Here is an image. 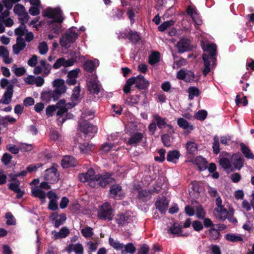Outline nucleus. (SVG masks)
<instances>
[{
  "mask_svg": "<svg viewBox=\"0 0 254 254\" xmlns=\"http://www.w3.org/2000/svg\"><path fill=\"white\" fill-rule=\"evenodd\" d=\"M111 175L108 173L105 175L100 174L96 175V187L100 186L103 188L105 187L107 185L113 183L115 182V179L111 177Z\"/></svg>",
  "mask_w": 254,
  "mask_h": 254,
  "instance_id": "obj_8",
  "label": "nucleus"
},
{
  "mask_svg": "<svg viewBox=\"0 0 254 254\" xmlns=\"http://www.w3.org/2000/svg\"><path fill=\"white\" fill-rule=\"evenodd\" d=\"M136 77H131V78H128L125 84L123 91L126 94H127L130 92V86L134 84H136Z\"/></svg>",
  "mask_w": 254,
  "mask_h": 254,
  "instance_id": "obj_33",
  "label": "nucleus"
},
{
  "mask_svg": "<svg viewBox=\"0 0 254 254\" xmlns=\"http://www.w3.org/2000/svg\"><path fill=\"white\" fill-rule=\"evenodd\" d=\"M12 158V157L10 154L5 153L3 154L2 156L1 162L5 165H7L10 163Z\"/></svg>",
  "mask_w": 254,
  "mask_h": 254,
  "instance_id": "obj_62",
  "label": "nucleus"
},
{
  "mask_svg": "<svg viewBox=\"0 0 254 254\" xmlns=\"http://www.w3.org/2000/svg\"><path fill=\"white\" fill-rule=\"evenodd\" d=\"M66 215L64 213L60 215V218L59 219H57L55 221V227L56 228H58L62 225L66 220Z\"/></svg>",
  "mask_w": 254,
  "mask_h": 254,
  "instance_id": "obj_61",
  "label": "nucleus"
},
{
  "mask_svg": "<svg viewBox=\"0 0 254 254\" xmlns=\"http://www.w3.org/2000/svg\"><path fill=\"white\" fill-rule=\"evenodd\" d=\"M20 25L15 29L14 33L16 35L22 37V36L24 35V34L27 32V30L25 25L26 22L20 21Z\"/></svg>",
  "mask_w": 254,
  "mask_h": 254,
  "instance_id": "obj_41",
  "label": "nucleus"
},
{
  "mask_svg": "<svg viewBox=\"0 0 254 254\" xmlns=\"http://www.w3.org/2000/svg\"><path fill=\"white\" fill-rule=\"evenodd\" d=\"M13 86L10 84L9 85L2 97V103L4 104H8L11 101V98L13 94Z\"/></svg>",
  "mask_w": 254,
  "mask_h": 254,
  "instance_id": "obj_15",
  "label": "nucleus"
},
{
  "mask_svg": "<svg viewBox=\"0 0 254 254\" xmlns=\"http://www.w3.org/2000/svg\"><path fill=\"white\" fill-rule=\"evenodd\" d=\"M2 2L6 9L3 12H1V14L4 16H8L9 15V10L12 8L13 4L11 0H2Z\"/></svg>",
  "mask_w": 254,
  "mask_h": 254,
  "instance_id": "obj_40",
  "label": "nucleus"
},
{
  "mask_svg": "<svg viewBox=\"0 0 254 254\" xmlns=\"http://www.w3.org/2000/svg\"><path fill=\"white\" fill-rule=\"evenodd\" d=\"M225 239L231 242H242L243 241V237L241 235H236L233 233H229L225 235Z\"/></svg>",
  "mask_w": 254,
  "mask_h": 254,
  "instance_id": "obj_32",
  "label": "nucleus"
},
{
  "mask_svg": "<svg viewBox=\"0 0 254 254\" xmlns=\"http://www.w3.org/2000/svg\"><path fill=\"white\" fill-rule=\"evenodd\" d=\"M13 11L16 14L23 16L19 18L20 21L27 22L30 18L28 13L26 12L24 6L21 4H16L14 7Z\"/></svg>",
  "mask_w": 254,
  "mask_h": 254,
  "instance_id": "obj_10",
  "label": "nucleus"
},
{
  "mask_svg": "<svg viewBox=\"0 0 254 254\" xmlns=\"http://www.w3.org/2000/svg\"><path fill=\"white\" fill-rule=\"evenodd\" d=\"M215 210L217 212L218 218L221 220H225L228 215V211L224 206L216 207Z\"/></svg>",
  "mask_w": 254,
  "mask_h": 254,
  "instance_id": "obj_34",
  "label": "nucleus"
},
{
  "mask_svg": "<svg viewBox=\"0 0 254 254\" xmlns=\"http://www.w3.org/2000/svg\"><path fill=\"white\" fill-rule=\"evenodd\" d=\"M97 216L101 220L111 221L114 217V210L109 202H105L99 207Z\"/></svg>",
  "mask_w": 254,
  "mask_h": 254,
  "instance_id": "obj_4",
  "label": "nucleus"
},
{
  "mask_svg": "<svg viewBox=\"0 0 254 254\" xmlns=\"http://www.w3.org/2000/svg\"><path fill=\"white\" fill-rule=\"evenodd\" d=\"M187 13L191 16L195 24L200 25L202 24V20L199 18L198 14L194 8H192L190 6H188L187 9Z\"/></svg>",
  "mask_w": 254,
  "mask_h": 254,
  "instance_id": "obj_17",
  "label": "nucleus"
},
{
  "mask_svg": "<svg viewBox=\"0 0 254 254\" xmlns=\"http://www.w3.org/2000/svg\"><path fill=\"white\" fill-rule=\"evenodd\" d=\"M87 87L91 93L97 94L100 91L99 81L96 78L91 79L87 83Z\"/></svg>",
  "mask_w": 254,
  "mask_h": 254,
  "instance_id": "obj_14",
  "label": "nucleus"
},
{
  "mask_svg": "<svg viewBox=\"0 0 254 254\" xmlns=\"http://www.w3.org/2000/svg\"><path fill=\"white\" fill-rule=\"evenodd\" d=\"M135 252V248L134 247L132 243H128L127 245L125 246L124 249L122 250V254H126L127 253H130L133 254Z\"/></svg>",
  "mask_w": 254,
  "mask_h": 254,
  "instance_id": "obj_48",
  "label": "nucleus"
},
{
  "mask_svg": "<svg viewBox=\"0 0 254 254\" xmlns=\"http://www.w3.org/2000/svg\"><path fill=\"white\" fill-rule=\"evenodd\" d=\"M240 147L243 154L248 159H254V155L251 152L250 149L244 143L240 144Z\"/></svg>",
  "mask_w": 254,
  "mask_h": 254,
  "instance_id": "obj_36",
  "label": "nucleus"
},
{
  "mask_svg": "<svg viewBox=\"0 0 254 254\" xmlns=\"http://www.w3.org/2000/svg\"><path fill=\"white\" fill-rule=\"evenodd\" d=\"M231 159L233 160V163L236 169L240 170L244 166V159L239 154H234Z\"/></svg>",
  "mask_w": 254,
  "mask_h": 254,
  "instance_id": "obj_21",
  "label": "nucleus"
},
{
  "mask_svg": "<svg viewBox=\"0 0 254 254\" xmlns=\"http://www.w3.org/2000/svg\"><path fill=\"white\" fill-rule=\"evenodd\" d=\"M151 196L150 191H148V190L146 189L139 190L137 195V198L143 201L148 200L150 199Z\"/></svg>",
  "mask_w": 254,
  "mask_h": 254,
  "instance_id": "obj_31",
  "label": "nucleus"
},
{
  "mask_svg": "<svg viewBox=\"0 0 254 254\" xmlns=\"http://www.w3.org/2000/svg\"><path fill=\"white\" fill-rule=\"evenodd\" d=\"M76 161L75 158L70 156H65L62 160L61 165L64 168L75 166Z\"/></svg>",
  "mask_w": 254,
  "mask_h": 254,
  "instance_id": "obj_18",
  "label": "nucleus"
},
{
  "mask_svg": "<svg viewBox=\"0 0 254 254\" xmlns=\"http://www.w3.org/2000/svg\"><path fill=\"white\" fill-rule=\"evenodd\" d=\"M175 23V21L173 20H170L167 21H165L162 23L159 27L158 30L160 31L163 32L165 31L169 27L173 25Z\"/></svg>",
  "mask_w": 254,
  "mask_h": 254,
  "instance_id": "obj_54",
  "label": "nucleus"
},
{
  "mask_svg": "<svg viewBox=\"0 0 254 254\" xmlns=\"http://www.w3.org/2000/svg\"><path fill=\"white\" fill-rule=\"evenodd\" d=\"M214 142L213 143L212 148L215 154H217L220 152L219 149V139L218 136L215 135L214 137Z\"/></svg>",
  "mask_w": 254,
  "mask_h": 254,
  "instance_id": "obj_57",
  "label": "nucleus"
},
{
  "mask_svg": "<svg viewBox=\"0 0 254 254\" xmlns=\"http://www.w3.org/2000/svg\"><path fill=\"white\" fill-rule=\"evenodd\" d=\"M219 163L221 167L224 170H228L231 167V161L227 157H220Z\"/></svg>",
  "mask_w": 254,
  "mask_h": 254,
  "instance_id": "obj_39",
  "label": "nucleus"
},
{
  "mask_svg": "<svg viewBox=\"0 0 254 254\" xmlns=\"http://www.w3.org/2000/svg\"><path fill=\"white\" fill-rule=\"evenodd\" d=\"M43 16L54 19L49 21V23L50 28L55 33L59 34L62 31L61 24L64 18L62 16V11L60 8H48L44 10Z\"/></svg>",
  "mask_w": 254,
  "mask_h": 254,
  "instance_id": "obj_2",
  "label": "nucleus"
},
{
  "mask_svg": "<svg viewBox=\"0 0 254 254\" xmlns=\"http://www.w3.org/2000/svg\"><path fill=\"white\" fill-rule=\"evenodd\" d=\"M12 71L17 76H21L26 72V70L23 67H17L16 65L12 66Z\"/></svg>",
  "mask_w": 254,
  "mask_h": 254,
  "instance_id": "obj_55",
  "label": "nucleus"
},
{
  "mask_svg": "<svg viewBox=\"0 0 254 254\" xmlns=\"http://www.w3.org/2000/svg\"><path fill=\"white\" fill-rule=\"evenodd\" d=\"M179 126L185 129H189L192 130L193 127L192 125H190L189 123L184 118H179L177 121Z\"/></svg>",
  "mask_w": 254,
  "mask_h": 254,
  "instance_id": "obj_45",
  "label": "nucleus"
},
{
  "mask_svg": "<svg viewBox=\"0 0 254 254\" xmlns=\"http://www.w3.org/2000/svg\"><path fill=\"white\" fill-rule=\"evenodd\" d=\"M0 56L5 64H9L12 62V59L9 58V52L6 47L0 46Z\"/></svg>",
  "mask_w": 254,
  "mask_h": 254,
  "instance_id": "obj_27",
  "label": "nucleus"
},
{
  "mask_svg": "<svg viewBox=\"0 0 254 254\" xmlns=\"http://www.w3.org/2000/svg\"><path fill=\"white\" fill-rule=\"evenodd\" d=\"M54 235V239L57 240L60 238L66 237L69 234V230L65 227H63L59 232L54 231L52 232Z\"/></svg>",
  "mask_w": 254,
  "mask_h": 254,
  "instance_id": "obj_26",
  "label": "nucleus"
},
{
  "mask_svg": "<svg viewBox=\"0 0 254 254\" xmlns=\"http://www.w3.org/2000/svg\"><path fill=\"white\" fill-rule=\"evenodd\" d=\"M53 85L55 87V90L53 92L56 96H58V99L61 95L66 91V88L64 85V81L62 79H57L53 81Z\"/></svg>",
  "mask_w": 254,
  "mask_h": 254,
  "instance_id": "obj_9",
  "label": "nucleus"
},
{
  "mask_svg": "<svg viewBox=\"0 0 254 254\" xmlns=\"http://www.w3.org/2000/svg\"><path fill=\"white\" fill-rule=\"evenodd\" d=\"M220 236L218 230L215 228H211L209 230V239L210 241H215L217 240Z\"/></svg>",
  "mask_w": 254,
  "mask_h": 254,
  "instance_id": "obj_47",
  "label": "nucleus"
},
{
  "mask_svg": "<svg viewBox=\"0 0 254 254\" xmlns=\"http://www.w3.org/2000/svg\"><path fill=\"white\" fill-rule=\"evenodd\" d=\"M128 39L129 40L133 43H136L140 40L139 35L135 31L133 32L131 30H129Z\"/></svg>",
  "mask_w": 254,
  "mask_h": 254,
  "instance_id": "obj_52",
  "label": "nucleus"
},
{
  "mask_svg": "<svg viewBox=\"0 0 254 254\" xmlns=\"http://www.w3.org/2000/svg\"><path fill=\"white\" fill-rule=\"evenodd\" d=\"M187 152L190 154H195L198 150V145L194 141H188L186 143Z\"/></svg>",
  "mask_w": 254,
  "mask_h": 254,
  "instance_id": "obj_29",
  "label": "nucleus"
},
{
  "mask_svg": "<svg viewBox=\"0 0 254 254\" xmlns=\"http://www.w3.org/2000/svg\"><path fill=\"white\" fill-rule=\"evenodd\" d=\"M174 62L173 65V68H178L187 64V60L182 57H174Z\"/></svg>",
  "mask_w": 254,
  "mask_h": 254,
  "instance_id": "obj_43",
  "label": "nucleus"
},
{
  "mask_svg": "<svg viewBox=\"0 0 254 254\" xmlns=\"http://www.w3.org/2000/svg\"><path fill=\"white\" fill-rule=\"evenodd\" d=\"M39 53L41 55L46 54L48 51V47L47 43L45 42H42L39 44L38 46Z\"/></svg>",
  "mask_w": 254,
  "mask_h": 254,
  "instance_id": "obj_58",
  "label": "nucleus"
},
{
  "mask_svg": "<svg viewBox=\"0 0 254 254\" xmlns=\"http://www.w3.org/2000/svg\"><path fill=\"white\" fill-rule=\"evenodd\" d=\"M153 118L156 125L159 128H164L167 127H171V126L168 125L166 122L167 120L166 118H162L158 114H153Z\"/></svg>",
  "mask_w": 254,
  "mask_h": 254,
  "instance_id": "obj_19",
  "label": "nucleus"
},
{
  "mask_svg": "<svg viewBox=\"0 0 254 254\" xmlns=\"http://www.w3.org/2000/svg\"><path fill=\"white\" fill-rule=\"evenodd\" d=\"M182 228L180 225L174 223L172 226L170 227L169 229L168 230V232L174 235H176L178 236H184V235L181 234L182 231Z\"/></svg>",
  "mask_w": 254,
  "mask_h": 254,
  "instance_id": "obj_37",
  "label": "nucleus"
},
{
  "mask_svg": "<svg viewBox=\"0 0 254 254\" xmlns=\"http://www.w3.org/2000/svg\"><path fill=\"white\" fill-rule=\"evenodd\" d=\"M96 178L95 171L92 168L88 170L86 173L80 174L78 176L80 182H88L89 185L94 188L96 187Z\"/></svg>",
  "mask_w": 254,
  "mask_h": 254,
  "instance_id": "obj_5",
  "label": "nucleus"
},
{
  "mask_svg": "<svg viewBox=\"0 0 254 254\" xmlns=\"http://www.w3.org/2000/svg\"><path fill=\"white\" fill-rule=\"evenodd\" d=\"M207 115V113L205 110H200L198 111L194 115V117L200 121L205 120Z\"/></svg>",
  "mask_w": 254,
  "mask_h": 254,
  "instance_id": "obj_60",
  "label": "nucleus"
},
{
  "mask_svg": "<svg viewBox=\"0 0 254 254\" xmlns=\"http://www.w3.org/2000/svg\"><path fill=\"white\" fill-rule=\"evenodd\" d=\"M59 174L58 173L57 169L54 166L47 169L45 171L44 179L50 183H55L59 180Z\"/></svg>",
  "mask_w": 254,
  "mask_h": 254,
  "instance_id": "obj_7",
  "label": "nucleus"
},
{
  "mask_svg": "<svg viewBox=\"0 0 254 254\" xmlns=\"http://www.w3.org/2000/svg\"><path fill=\"white\" fill-rule=\"evenodd\" d=\"M204 51L202 59L204 62V67L202 70L203 74L206 76L216 64L217 47L214 44H205L201 45Z\"/></svg>",
  "mask_w": 254,
  "mask_h": 254,
  "instance_id": "obj_1",
  "label": "nucleus"
},
{
  "mask_svg": "<svg viewBox=\"0 0 254 254\" xmlns=\"http://www.w3.org/2000/svg\"><path fill=\"white\" fill-rule=\"evenodd\" d=\"M79 125L81 130L85 133H95L97 131V128L96 126H93L86 121H82L79 122Z\"/></svg>",
  "mask_w": 254,
  "mask_h": 254,
  "instance_id": "obj_11",
  "label": "nucleus"
},
{
  "mask_svg": "<svg viewBox=\"0 0 254 254\" xmlns=\"http://www.w3.org/2000/svg\"><path fill=\"white\" fill-rule=\"evenodd\" d=\"M190 162L197 166L200 171L205 170L206 168V161L205 159L201 156H197L194 159L190 160Z\"/></svg>",
  "mask_w": 254,
  "mask_h": 254,
  "instance_id": "obj_24",
  "label": "nucleus"
},
{
  "mask_svg": "<svg viewBox=\"0 0 254 254\" xmlns=\"http://www.w3.org/2000/svg\"><path fill=\"white\" fill-rule=\"evenodd\" d=\"M166 150L164 149H160L158 151V153L159 154V156H156L154 158V160L157 162H163L165 159V154Z\"/></svg>",
  "mask_w": 254,
  "mask_h": 254,
  "instance_id": "obj_59",
  "label": "nucleus"
},
{
  "mask_svg": "<svg viewBox=\"0 0 254 254\" xmlns=\"http://www.w3.org/2000/svg\"><path fill=\"white\" fill-rule=\"evenodd\" d=\"M160 60V54L158 52L153 53L149 58V63L153 65L157 63Z\"/></svg>",
  "mask_w": 254,
  "mask_h": 254,
  "instance_id": "obj_49",
  "label": "nucleus"
},
{
  "mask_svg": "<svg viewBox=\"0 0 254 254\" xmlns=\"http://www.w3.org/2000/svg\"><path fill=\"white\" fill-rule=\"evenodd\" d=\"M195 214L196 217L199 219H203L205 218L206 213L202 205H199L196 207Z\"/></svg>",
  "mask_w": 254,
  "mask_h": 254,
  "instance_id": "obj_51",
  "label": "nucleus"
},
{
  "mask_svg": "<svg viewBox=\"0 0 254 254\" xmlns=\"http://www.w3.org/2000/svg\"><path fill=\"white\" fill-rule=\"evenodd\" d=\"M82 235L86 238L91 237L94 233L93 232V229L90 227H87L84 229H82L81 230Z\"/></svg>",
  "mask_w": 254,
  "mask_h": 254,
  "instance_id": "obj_56",
  "label": "nucleus"
},
{
  "mask_svg": "<svg viewBox=\"0 0 254 254\" xmlns=\"http://www.w3.org/2000/svg\"><path fill=\"white\" fill-rule=\"evenodd\" d=\"M20 182L17 181L14 183H10L9 184V189L17 193L16 197L18 198H21L24 192L22 191L19 188Z\"/></svg>",
  "mask_w": 254,
  "mask_h": 254,
  "instance_id": "obj_23",
  "label": "nucleus"
},
{
  "mask_svg": "<svg viewBox=\"0 0 254 254\" xmlns=\"http://www.w3.org/2000/svg\"><path fill=\"white\" fill-rule=\"evenodd\" d=\"M43 70V74L44 76H47L51 71V66L50 64L47 63L45 60H42L40 61Z\"/></svg>",
  "mask_w": 254,
  "mask_h": 254,
  "instance_id": "obj_42",
  "label": "nucleus"
},
{
  "mask_svg": "<svg viewBox=\"0 0 254 254\" xmlns=\"http://www.w3.org/2000/svg\"><path fill=\"white\" fill-rule=\"evenodd\" d=\"M143 137V135L141 132H135L132 134L130 137L128 138L127 142V144L136 146L137 144L140 143Z\"/></svg>",
  "mask_w": 254,
  "mask_h": 254,
  "instance_id": "obj_16",
  "label": "nucleus"
},
{
  "mask_svg": "<svg viewBox=\"0 0 254 254\" xmlns=\"http://www.w3.org/2000/svg\"><path fill=\"white\" fill-rule=\"evenodd\" d=\"M78 36L75 28H71L66 31L60 38V43L62 47L68 49L70 44L74 43Z\"/></svg>",
  "mask_w": 254,
  "mask_h": 254,
  "instance_id": "obj_3",
  "label": "nucleus"
},
{
  "mask_svg": "<svg viewBox=\"0 0 254 254\" xmlns=\"http://www.w3.org/2000/svg\"><path fill=\"white\" fill-rule=\"evenodd\" d=\"M32 195L38 197L41 199L42 202H45L46 197V193L45 191L42 190L37 187L32 188L31 189Z\"/></svg>",
  "mask_w": 254,
  "mask_h": 254,
  "instance_id": "obj_25",
  "label": "nucleus"
},
{
  "mask_svg": "<svg viewBox=\"0 0 254 254\" xmlns=\"http://www.w3.org/2000/svg\"><path fill=\"white\" fill-rule=\"evenodd\" d=\"M180 157V152L177 150L170 151L168 152L167 155V160L168 162L176 163V161Z\"/></svg>",
  "mask_w": 254,
  "mask_h": 254,
  "instance_id": "obj_30",
  "label": "nucleus"
},
{
  "mask_svg": "<svg viewBox=\"0 0 254 254\" xmlns=\"http://www.w3.org/2000/svg\"><path fill=\"white\" fill-rule=\"evenodd\" d=\"M161 139L164 145L166 147L171 146V138L168 134H163L161 136Z\"/></svg>",
  "mask_w": 254,
  "mask_h": 254,
  "instance_id": "obj_63",
  "label": "nucleus"
},
{
  "mask_svg": "<svg viewBox=\"0 0 254 254\" xmlns=\"http://www.w3.org/2000/svg\"><path fill=\"white\" fill-rule=\"evenodd\" d=\"M64 105H65L64 100H61L57 103L56 107L57 110H58L57 115L58 116H62L67 112Z\"/></svg>",
  "mask_w": 254,
  "mask_h": 254,
  "instance_id": "obj_35",
  "label": "nucleus"
},
{
  "mask_svg": "<svg viewBox=\"0 0 254 254\" xmlns=\"http://www.w3.org/2000/svg\"><path fill=\"white\" fill-rule=\"evenodd\" d=\"M83 66L86 71L92 72L95 69L97 65L94 61L89 60L84 63Z\"/></svg>",
  "mask_w": 254,
  "mask_h": 254,
  "instance_id": "obj_44",
  "label": "nucleus"
},
{
  "mask_svg": "<svg viewBox=\"0 0 254 254\" xmlns=\"http://www.w3.org/2000/svg\"><path fill=\"white\" fill-rule=\"evenodd\" d=\"M155 205L161 213H165L168 208L169 201L165 197H160L156 201Z\"/></svg>",
  "mask_w": 254,
  "mask_h": 254,
  "instance_id": "obj_12",
  "label": "nucleus"
},
{
  "mask_svg": "<svg viewBox=\"0 0 254 254\" xmlns=\"http://www.w3.org/2000/svg\"><path fill=\"white\" fill-rule=\"evenodd\" d=\"M80 87L79 85L75 86L72 90V94L71 96L72 101L79 102L80 100Z\"/></svg>",
  "mask_w": 254,
  "mask_h": 254,
  "instance_id": "obj_38",
  "label": "nucleus"
},
{
  "mask_svg": "<svg viewBox=\"0 0 254 254\" xmlns=\"http://www.w3.org/2000/svg\"><path fill=\"white\" fill-rule=\"evenodd\" d=\"M98 244L99 243L98 242L94 243L92 241H89L87 243V245L91 252H94L96 251Z\"/></svg>",
  "mask_w": 254,
  "mask_h": 254,
  "instance_id": "obj_64",
  "label": "nucleus"
},
{
  "mask_svg": "<svg viewBox=\"0 0 254 254\" xmlns=\"http://www.w3.org/2000/svg\"><path fill=\"white\" fill-rule=\"evenodd\" d=\"M130 216L127 213H120L118 214L115 217V220L118 226L122 227L128 223Z\"/></svg>",
  "mask_w": 254,
  "mask_h": 254,
  "instance_id": "obj_13",
  "label": "nucleus"
},
{
  "mask_svg": "<svg viewBox=\"0 0 254 254\" xmlns=\"http://www.w3.org/2000/svg\"><path fill=\"white\" fill-rule=\"evenodd\" d=\"M136 87L139 89H145L147 88L149 85V82L145 79L144 76L141 75H139L136 76Z\"/></svg>",
  "mask_w": 254,
  "mask_h": 254,
  "instance_id": "obj_22",
  "label": "nucleus"
},
{
  "mask_svg": "<svg viewBox=\"0 0 254 254\" xmlns=\"http://www.w3.org/2000/svg\"><path fill=\"white\" fill-rule=\"evenodd\" d=\"M83 246L80 243L70 244L66 249V251L68 253L74 252L75 254H83Z\"/></svg>",
  "mask_w": 254,
  "mask_h": 254,
  "instance_id": "obj_20",
  "label": "nucleus"
},
{
  "mask_svg": "<svg viewBox=\"0 0 254 254\" xmlns=\"http://www.w3.org/2000/svg\"><path fill=\"white\" fill-rule=\"evenodd\" d=\"M189 99L192 100L195 96H198L200 94L199 89L195 87H190L188 90Z\"/></svg>",
  "mask_w": 254,
  "mask_h": 254,
  "instance_id": "obj_50",
  "label": "nucleus"
},
{
  "mask_svg": "<svg viewBox=\"0 0 254 254\" xmlns=\"http://www.w3.org/2000/svg\"><path fill=\"white\" fill-rule=\"evenodd\" d=\"M41 98L43 101L48 102L53 99L54 101L58 100V96L54 94L53 91H45L42 94Z\"/></svg>",
  "mask_w": 254,
  "mask_h": 254,
  "instance_id": "obj_28",
  "label": "nucleus"
},
{
  "mask_svg": "<svg viewBox=\"0 0 254 254\" xmlns=\"http://www.w3.org/2000/svg\"><path fill=\"white\" fill-rule=\"evenodd\" d=\"M109 243L111 247L117 250H120L122 251L124 247L123 244L120 243L111 237H110L109 239Z\"/></svg>",
  "mask_w": 254,
  "mask_h": 254,
  "instance_id": "obj_46",
  "label": "nucleus"
},
{
  "mask_svg": "<svg viewBox=\"0 0 254 254\" xmlns=\"http://www.w3.org/2000/svg\"><path fill=\"white\" fill-rule=\"evenodd\" d=\"M121 190L122 187L119 185H112L110 189V193L113 195L114 197H116L117 195Z\"/></svg>",
  "mask_w": 254,
  "mask_h": 254,
  "instance_id": "obj_53",
  "label": "nucleus"
},
{
  "mask_svg": "<svg viewBox=\"0 0 254 254\" xmlns=\"http://www.w3.org/2000/svg\"><path fill=\"white\" fill-rule=\"evenodd\" d=\"M176 47L179 54H182L192 49L190 40L189 39L185 38H181L177 43Z\"/></svg>",
  "mask_w": 254,
  "mask_h": 254,
  "instance_id": "obj_6",
  "label": "nucleus"
}]
</instances>
